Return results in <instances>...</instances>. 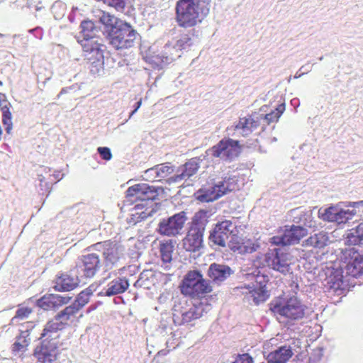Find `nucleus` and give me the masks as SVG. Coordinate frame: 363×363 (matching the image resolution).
Listing matches in <instances>:
<instances>
[{
    "label": "nucleus",
    "instance_id": "nucleus-1",
    "mask_svg": "<svg viewBox=\"0 0 363 363\" xmlns=\"http://www.w3.org/2000/svg\"><path fill=\"white\" fill-rule=\"evenodd\" d=\"M208 13L202 0H178L175 5V21L184 28L201 23Z\"/></svg>",
    "mask_w": 363,
    "mask_h": 363
},
{
    "label": "nucleus",
    "instance_id": "nucleus-2",
    "mask_svg": "<svg viewBox=\"0 0 363 363\" xmlns=\"http://www.w3.org/2000/svg\"><path fill=\"white\" fill-rule=\"evenodd\" d=\"M52 319L49 320L43 329L40 338L42 340V345L40 350H35V355L38 359L43 363L52 362L56 359L57 350L60 345V331L62 330L59 324ZM35 340H38L37 335L34 336Z\"/></svg>",
    "mask_w": 363,
    "mask_h": 363
},
{
    "label": "nucleus",
    "instance_id": "nucleus-3",
    "mask_svg": "<svg viewBox=\"0 0 363 363\" xmlns=\"http://www.w3.org/2000/svg\"><path fill=\"white\" fill-rule=\"evenodd\" d=\"M179 288L184 296L199 299L206 297L213 291L210 281L205 279L198 270L189 271L182 281Z\"/></svg>",
    "mask_w": 363,
    "mask_h": 363
},
{
    "label": "nucleus",
    "instance_id": "nucleus-4",
    "mask_svg": "<svg viewBox=\"0 0 363 363\" xmlns=\"http://www.w3.org/2000/svg\"><path fill=\"white\" fill-rule=\"evenodd\" d=\"M207 213L206 211L200 210L193 217L186 235L182 240L183 247L186 251L194 252L202 247Z\"/></svg>",
    "mask_w": 363,
    "mask_h": 363
},
{
    "label": "nucleus",
    "instance_id": "nucleus-5",
    "mask_svg": "<svg viewBox=\"0 0 363 363\" xmlns=\"http://www.w3.org/2000/svg\"><path fill=\"white\" fill-rule=\"evenodd\" d=\"M269 306L271 311L279 320H296L301 319L305 314L306 307L295 296L274 300Z\"/></svg>",
    "mask_w": 363,
    "mask_h": 363
},
{
    "label": "nucleus",
    "instance_id": "nucleus-6",
    "mask_svg": "<svg viewBox=\"0 0 363 363\" xmlns=\"http://www.w3.org/2000/svg\"><path fill=\"white\" fill-rule=\"evenodd\" d=\"M138 35V33L130 24L121 21L116 29L109 33L108 39L114 48L123 50L133 47Z\"/></svg>",
    "mask_w": 363,
    "mask_h": 363
},
{
    "label": "nucleus",
    "instance_id": "nucleus-7",
    "mask_svg": "<svg viewBox=\"0 0 363 363\" xmlns=\"http://www.w3.org/2000/svg\"><path fill=\"white\" fill-rule=\"evenodd\" d=\"M240 152L239 141L230 138L222 139L208 150V154L211 157L230 162L238 157Z\"/></svg>",
    "mask_w": 363,
    "mask_h": 363
},
{
    "label": "nucleus",
    "instance_id": "nucleus-8",
    "mask_svg": "<svg viewBox=\"0 0 363 363\" xmlns=\"http://www.w3.org/2000/svg\"><path fill=\"white\" fill-rule=\"evenodd\" d=\"M96 246L101 252L103 257L101 264L105 272L118 267L120 261L123 257V253L117 243L111 240H106L96 243Z\"/></svg>",
    "mask_w": 363,
    "mask_h": 363
},
{
    "label": "nucleus",
    "instance_id": "nucleus-9",
    "mask_svg": "<svg viewBox=\"0 0 363 363\" xmlns=\"http://www.w3.org/2000/svg\"><path fill=\"white\" fill-rule=\"evenodd\" d=\"M291 259V255L283 249H270L264 254L266 264L269 268L281 273L286 272L289 270Z\"/></svg>",
    "mask_w": 363,
    "mask_h": 363
},
{
    "label": "nucleus",
    "instance_id": "nucleus-10",
    "mask_svg": "<svg viewBox=\"0 0 363 363\" xmlns=\"http://www.w3.org/2000/svg\"><path fill=\"white\" fill-rule=\"evenodd\" d=\"M204 303L199 301L193 304L188 310L175 306L173 310V321L177 325H190L194 320L202 317L205 312Z\"/></svg>",
    "mask_w": 363,
    "mask_h": 363
},
{
    "label": "nucleus",
    "instance_id": "nucleus-11",
    "mask_svg": "<svg viewBox=\"0 0 363 363\" xmlns=\"http://www.w3.org/2000/svg\"><path fill=\"white\" fill-rule=\"evenodd\" d=\"M230 178L225 179L216 184L203 186L195 194L196 198L201 202L213 201L232 191L229 185Z\"/></svg>",
    "mask_w": 363,
    "mask_h": 363
},
{
    "label": "nucleus",
    "instance_id": "nucleus-12",
    "mask_svg": "<svg viewBox=\"0 0 363 363\" xmlns=\"http://www.w3.org/2000/svg\"><path fill=\"white\" fill-rule=\"evenodd\" d=\"M307 229L299 225H286L281 235L273 236L270 242L276 245H291L297 244L307 235Z\"/></svg>",
    "mask_w": 363,
    "mask_h": 363
},
{
    "label": "nucleus",
    "instance_id": "nucleus-13",
    "mask_svg": "<svg viewBox=\"0 0 363 363\" xmlns=\"http://www.w3.org/2000/svg\"><path fill=\"white\" fill-rule=\"evenodd\" d=\"M252 277L255 279V283L252 286L247 285L241 288L248 289L250 296L252 298L253 302L255 304L258 305L266 301L269 297V294L267 289L269 277L267 275L259 273Z\"/></svg>",
    "mask_w": 363,
    "mask_h": 363
},
{
    "label": "nucleus",
    "instance_id": "nucleus-14",
    "mask_svg": "<svg viewBox=\"0 0 363 363\" xmlns=\"http://www.w3.org/2000/svg\"><path fill=\"white\" fill-rule=\"evenodd\" d=\"M186 220V213L181 211L161 220L158 225V232L166 236H176L183 229Z\"/></svg>",
    "mask_w": 363,
    "mask_h": 363
},
{
    "label": "nucleus",
    "instance_id": "nucleus-15",
    "mask_svg": "<svg viewBox=\"0 0 363 363\" xmlns=\"http://www.w3.org/2000/svg\"><path fill=\"white\" fill-rule=\"evenodd\" d=\"M157 191L155 187L144 183L131 186L126 191V197L131 202H136L138 201L145 202L152 201L157 199Z\"/></svg>",
    "mask_w": 363,
    "mask_h": 363
},
{
    "label": "nucleus",
    "instance_id": "nucleus-16",
    "mask_svg": "<svg viewBox=\"0 0 363 363\" xmlns=\"http://www.w3.org/2000/svg\"><path fill=\"white\" fill-rule=\"evenodd\" d=\"M259 245L246 236L233 235L228 242V247L234 253L247 255L255 252Z\"/></svg>",
    "mask_w": 363,
    "mask_h": 363
},
{
    "label": "nucleus",
    "instance_id": "nucleus-17",
    "mask_svg": "<svg viewBox=\"0 0 363 363\" xmlns=\"http://www.w3.org/2000/svg\"><path fill=\"white\" fill-rule=\"evenodd\" d=\"M233 228L231 220H225L218 223L211 232L209 240L218 246L225 247L230 235L233 233Z\"/></svg>",
    "mask_w": 363,
    "mask_h": 363
},
{
    "label": "nucleus",
    "instance_id": "nucleus-18",
    "mask_svg": "<svg viewBox=\"0 0 363 363\" xmlns=\"http://www.w3.org/2000/svg\"><path fill=\"white\" fill-rule=\"evenodd\" d=\"M103 267L99 256L94 254H87L82 256L80 262L78 264L79 269L85 278H93Z\"/></svg>",
    "mask_w": 363,
    "mask_h": 363
},
{
    "label": "nucleus",
    "instance_id": "nucleus-19",
    "mask_svg": "<svg viewBox=\"0 0 363 363\" xmlns=\"http://www.w3.org/2000/svg\"><path fill=\"white\" fill-rule=\"evenodd\" d=\"M325 288L328 292L341 295L345 289L343 275L341 270L335 269L325 279Z\"/></svg>",
    "mask_w": 363,
    "mask_h": 363
},
{
    "label": "nucleus",
    "instance_id": "nucleus-20",
    "mask_svg": "<svg viewBox=\"0 0 363 363\" xmlns=\"http://www.w3.org/2000/svg\"><path fill=\"white\" fill-rule=\"evenodd\" d=\"M350 256V259L345 267L347 274L353 277L361 276L363 274V255L351 250Z\"/></svg>",
    "mask_w": 363,
    "mask_h": 363
},
{
    "label": "nucleus",
    "instance_id": "nucleus-21",
    "mask_svg": "<svg viewBox=\"0 0 363 363\" xmlns=\"http://www.w3.org/2000/svg\"><path fill=\"white\" fill-rule=\"evenodd\" d=\"M101 40L97 36L90 38H77V42L86 55H101L103 45Z\"/></svg>",
    "mask_w": 363,
    "mask_h": 363
},
{
    "label": "nucleus",
    "instance_id": "nucleus-22",
    "mask_svg": "<svg viewBox=\"0 0 363 363\" xmlns=\"http://www.w3.org/2000/svg\"><path fill=\"white\" fill-rule=\"evenodd\" d=\"M232 273L231 269L224 264L213 263L208 270V276L213 282L220 283L225 280Z\"/></svg>",
    "mask_w": 363,
    "mask_h": 363
},
{
    "label": "nucleus",
    "instance_id": "nucleus-23",
    "mask_svg": "<svg viewBox=\"0 0 363 363\" xmlns=\"http://www.w3.org/2000/svg\"><path fill=\"white\" fill-rule=\"evenodd\" d=\"M293 354L294 352L291 347L281 346L269 352L266 359L268 363H287Z\"/></svg>",
    "mask_w": 363,
    "mask_h": 363
},
{
    "label": "nucleus",
    "instance_id": "nucleus-24",
    "mask_svg": "<svg viewBox=\"0 0 363 363\" xmlns=\"http://www.w3.org/2000/svg\"><path fill=\"white\" fill-rule=\"evenodd\" d=\"M259 120L258 118H254L252 116L240 118L238 123L235 125V130H239L242 136H247L259 126Z\"/></svg>",
    "mask_w": 363,
    "mask_h": 363
},
{
    "label": "nucleus",
    "instance_id": "nucleus-25",
    "mask_svg": "<svg viewBox=\"0 0 363 363\" xmlns=\"http://www.w3.org/2000/svg\"><path fill=\"white\" fill-rule=\"evenodd\" d=\"M77 313V308L70 305L58 313L52 320L56 321L55 323L59 324L60 328L63 330L69 322L73 320Z\"/></svg>",
    "mask_w": 363,
    "mask_h": 363
},
{
    "label": "nucleus",
    "instance_id": "nucleus-26",
    "mask_svg": "<svg viewBox=\"0 0 363 363\" xmlns=\"http://www.w3.org/2000/svg\"><path fill=\"white\" fill-rule=\"evenodd\" d=\"M329 243V237L326 233L320 232L315 233L303 242L302 245L308 247H311L317 250L325 248Z\"/></svg>",
    "mask_w": 363,
    "mask_h": 363
},
{
    "label": "nucleus",
    "instance_id": "nucleus-27",
    "mask_svg": "<svg viewBox=\"0 0 363 363\" xmlns=\"http://www.w3.org/2000/svg\"><path fill=\"white\" fill-rule=\"evenodd\" d=\"M129 287L128 281L123 277L116 278L108 283L105 294L111 296L125 292Z\"/></svg>",
    "mask_w": 363,
    "mask_h": 363
},
{
    "label": "nucleus",
    "instance_id": "nucleus-28",
    "mask_svg": "<svg viewBox=\"0 0 363 363\" xmlns=\"http://www.w3.org/2000/svg\"><path fill=\"white\" fill-rule=\"evenodd\" d=\"M78 285L77 280L67 274H61L55 279V288L60 291H69Z\"/></svg>",
    "mask_w": 363,
    "mask_h": 363
},
{
    "label": "nucleus",
    "instance_id": "nucleus-29",
    "mask_svg": "<svg viewBox=\"0 0 363 363\" xmlns=\"http://www.w3.org/2000/svg\"><path fill=\"white\" fill-rule=\"evenodd\" d=\"M10 103L4 94L0 93V110L2 112V123L5 125L6 133L10 134L12 129L11 113L9 110Z\"/></svg>",
    "mask_w": 363,
    "mask_h": 363
},
{
    "label": "nucleus",
    "instance_id": "nucleus-30",
    "mask_svg": "<svg viewBox=\"0 0 363 363\" xmlns=\"http://www.w3.org/2000/svg\"><path fill=\"white\" fill-rule=\"evenodd\" d=\"M170 167L168 166L156 165L154 167L147 169L144 176L147 181H160L167 177L169 173Z\"/></svg>",
    "mask_w": 363,
    "mask_h": 363
},
{
    "label": "nucleus",
    "instance_id": "nucleus-31",
    "mask_svg": "<svg viewBox=\"0 0 363 363\" xmlns=\"http://www.w3.org/2000/svg\"><path fill=\"white\" fill-rule=\"evenodd\" d=\"M80 31L77 38H90L97 37V28L94 21L91 20H84L79 26Z\"/></svg>",
    "mask_w": 363,
    "mask_h": 363
},
{
    "label": "nucleus",
    "instance_id": "nucleus-32",
    "mask_svg": "<svg viewBox=\"0 0 363 363\" xmlns=\"http://www.w3.org/2000/svg\"><path fill=\"white\" fill-rule=\"evenodd\" d=\"M198 169L199 165L196 162L193 161L186 162L183 166L182 172L174 175L172 177V180L177 182L186 178H189L194 175L197 172Z\"/></svg>",
    "mask_w": 363,
    "mask_h": 363
},
{
    "label": "nucleus",
    "instance_id": "nucleus-33",
    "mask_svg": "<svg viewBox=\"0 0 363 363\" xmlns=\"http://www.w3.org/2000/svg\"><path fill=\"white\" fill-rule=\"evenodd\" d=\"M99 21L104 26L108 37L109 33L113 30V29H116V26H118L121 21L110 13L103 11L99 18Z\"/></svg>",
    "mask_w": 363,
    "mask_h": 363
},
{
    "label": "nucleus",
    "instance_id": "nucleus-34",
    "mask_svg": "<svg viewBox=\"0 0 363 363\" xmlns=\"http://www.w3.org/2000/svg\"><path fill=\"white\" fill-rule=\"evenodd\" d=\"M347 244L349 245L363 244V223H360L355 228L350 230L347 237Z\"/></svg>",
    "mask_w": 363,
    "mask_h": 363
},
{
    "label": "nucleus",
    "instance_id": "nucleus-35",
    "mask_svg": "<svg viewBox=\"0 0 363 363\" xmlns=\"http://www.w3.org/2000/svg\"><path fill=\"white\" fill-rule=\"evenodd\" d=\"M55 299H57V301L62 303H67L71 298L62 297L60 296H50L48 297L43 296L38 301L37 304L39 307L43 308L44 310H48L53 306L54 302L56 301Z\"/></svg>",
    "mask_w": 363,
    "mask_h": 363
},
{
    "label": "nucleus",
    "instance_id": "nucleus-36",
    "mask_svg": "<svg viewBox=\"0 0 363 363\" xmlns=\"http://www.w3.org/2000/svg\"><path fill=\"white\" fill-rule=\"evenodd\" d=\"M174 245L171 240L161 242L160 245V252L163 262L169 263L172 259V253Z\"/></svg>",
    "mask_w": 363,
    "mask_h": 363
},
{
    "label": "nucleus",
    "instance_id": "nucleus-37",
    "mask_svg": "<svg viewBox=\"0 0 363 363\" xmlns=\"http://www.w3.org/2000/svg\"><path fill=\"white\" fill-rule=\"evenodd\" d=\"M93 294V291L90 288H86L79 294L75 301L71 304L74 306L75 308H77L79 312L86 304L89 301L90 297Z\"/></svg>",
    "mask_w": 363,
    "mask_h": 363
},
{
    "label": "nucleus",
    "instance_id": "nucleus-38",
    "mask_svg": "<svg viewBox=\"0 0 363 363\" xmlns=\"http://www.w3.org/2000/svg\"><path fill=\"white\" fill-rule=\"evenodd\" d=\"M339 208L336 206H330L326 208L322 214V218L324 220L337 223V220H340V218H338Z\"/></svg>",
    "mask_w": 363,
    "mask_h": 363
},
{
    "label": "nucleus",
    "instance_id": "nucleus-39",
    "mask_svg": "<svg viewBox=\"0 0 363 363\" xmlns=\"http://www.w3.org/2000/svg\"><path fill=\"white\" fill-rule=\"evenodd\" d=\"M284 110V104H281L278 105L275 110L272 111L269 113L266 114L264 118L267 121L268 123L277 121Z\"/></svg>",
    "mask_w": 363,
    "mask_h": 363
},
{
    "label": "nucleus",
    "instance_id": "nucleus-40",
    "mask_svg": "<svg viewBox=\"0 0 363 363\" xmlns=\"http://www.w3.org/2000/svg\"><path fill=\"white\" fill-rule=\"evenodd\" d=\"M105 5L113 8L117 11L123 12L127 4V0H98Z\"/></svg>",
    "mask_w": 363,
    "mask_h": 363
},
{
    "label": "nucleus",
    "instance_id": "nucleus-41",
    "mask_svg": "<svg viewBox=\"0 0 363 363\" xmlns=\"http://www.w3.org/2000/svg\"><path fill=\"white\" fill-rule=\"evenodd\" d=\"M354 214V211L339 208L338 218H340V220H337V223H345L352 219Z\"/></svg>",
    "mask_w": 363,
    "mask_h": 363
},
{
    "label": "nucleus",
    "instance_id": "nucleus-42",
    "mask_svg": "<svg viewBox=\"0 0 363 363\" xmlns=\"http://www.w3.org/2000/svg\"><path fill=\"white\" fill-rule=\"evenodd\" d=\"M191 37L189 36V34H184V35H182L180 39L177 40L175 45H174V48L178 49V50H183V49H185L186 48V47L189 46L190 44H191Z\"/></svg>",
    "mask_w": 363,
    "mask_h": 363
},
{
    "label": "nucleus",
    "instance_id": "nucleus-43",
    "mask_svg": "<svg viewBox=\"0 0 363 363\" xmlns=\"http://www.w3.org/2000/svg\"><path fill=\"white\" fill-rule=\"evenodd\" d=\"M97 151L99 153L101 157L104 160L108 161L112 158V154L108 147H98Z\"/></svg>",
    "mask_w": 363,
    "mask_h": 363
},
{
    "label": "nucleus",
    "instance_id": "nucleus-44",
    "mask_svg": "<svg viewBox=\"0 0 363 363\" xmlns=\"http://www.w3.org/2000/svg\"><path fill=\"white\" fill-rule=\"evenodd\" d=\"M19 334L16 336V341L12 345V352L16 354L23 348V344L20 342L23 336V330L18 329Z\"/></svg>",
    "mask_w": 363,
    "mask_h": 363
},
{
    "label": "nucleus",
    "instance_id": "nucleus-45",
    "mask_svg": "<svg viewBox=\"0 0 363 363\" xmlns=\"http://www.w3.org/2000/svg\"><path fill=\"white\" fill-rule=\"evenodd\" d=\"M18 306V308L16 311V315L13 316L11 320V325H18V320L23 319V306H21V304H19Z\"/></svg>",
    "mask_w": 363,
    "mask_h": 363
},
{
    "label": "nucleus",
    "instance_id": "nucleus-46",
    "mask_svg": "<svg viewBox=\"0 0 363 363\" xmlns=\"http://www.w3.org/2000/svg\"><path fill=\"white\" fill-rule=\"evenodd\" d=\"M233 363H253L252 358L247 353L240 354Z\"/></svg>",
    "mask_w": 363,
    "mask_h": 363
},
{
    "label": "nucleus",
    "instance_id": "nucleus-47",
    "mask_svg": "<svg viewBox=\"0 0 363 363\" xmlns=\"http://www.w3.org/2000/svg\"><path fill=\"white\" fill-rule=\"evenodd\" d=\"M26 330L24 331V333H26V336H24V338L29 337L30 333L34 332L35 330V324L33 321H27L26 322Z\"/></svg>",
    "mask_w": 363,
    "mask_h": 363
},
{
    "label": "nucleus",
    "instance_id": "nucleus-48",
    "mask_svg": "<svg viewBox=\"0 0 363 363\" xmlns=\"http://www.w3.org/2000/svg\"><path fill=\"white\" fill-rule=\"evenodd\" d=\"M145 60L155 67H160L163 63L164 60L162 59H145Z\"/></svg>",
    "mask_w": 363,
    "mask_h": 363
},
{
    "label": "nucleus",
    "instance_id": "nucleus-49",
    "mask_svg": "<svg viewBox=\"0 0 363 363\" xmlns=\"http://www.w3.org/2000/svg\"><path fill=\"white\" fill-rule=\"evenodd\" d=\"M141 104H142V99H140V101H138L137 102L136 106H135V109L131 112L130 117H131L138 110V108L140 107Z\"/></svg>",
    "mask_w": 363,
    "mask_h": 363
},
{
    "label": "nucleus",
    "instance_id": "nucleus-50",
    "mask_svg": "<svg viewBox=\"0 0 363 363\" xmlns=\"http://www.w3.org/2000/svg\"><path fill=\"white\" fill-rule=\"evenodd\" d=\"M6 38H9V35L0 33V47L5 43Z\"/></svg>",
    "mask_w": 363,
    "mask_h": 363
},
{
    "label": "nucleus",
    "instance_id": "nucleus-51",
    "mask_svg": "<svg viewBox=\"0 0 363 363\" xmlns=\"http://www.w3.org/2000/svg\"><path fill=\"white\" fill-rule=\"evenodd\" d=\"M31 312V310H28L27 308H24V318L26 316L27 314L30 313Z\"/></svg>",
    "mask_w": 363,
    "mask_h": 363
},
{
    "label": "nucleus",
    "instance_id": "nucleus-52",
    "mask_svg": "<svg viewBox=\"0 0 363 363\" xmlns=\"http://www.w3.org/2000/svg\"><path fill=\"white\" fill-rule=\"evenodd\" d=\"M66 91H66V89H62L61 90V91L60 92V94H59L58 96H60V95H62V94H63L66 93Z\"/></svg>",
    "mask_w": 363,
    "mask_h": 363
},
{
    "label": "nucleus",
    "instance_id": "nucleus-53",
    "mask_svg": "<svg viewBox=\"0 0 363 363\" xmlns=\"http://www.w3.org/2000/svg\"><path fill=\"white\" fill-rule=\"evenodd\" d=\"M146 204H137V205H135V209H139L140 206H144Z\"/></svg>",
    "mask_w": 363,
    "mask_h": 363
}]
</instances>
